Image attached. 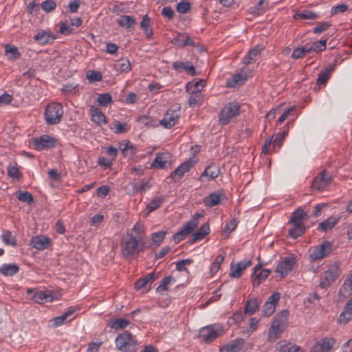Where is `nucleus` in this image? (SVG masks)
<instances>
[{"instance_id":"nucleus-1","label":"nucleus","mask_w":352,"mask_h":352,"mask_svg":"<svg viewBox=\"0 0 352 352\" xmlns=\"http://www.w3.org/2000/svg\"><path fill=\"white\" fill-rule=\"evenodd\" d=\"M289 312L283 310L278 313L272 322L268 333V340L274 341L286 329L288 326V318Z\"/></svg>"},{"instance_id":"nucleus-2","label":"nucleus","mask_w":352,"mask_h":352,"mask_svg":"<svg viewBox=\"0 0 352 352\" xmlns=\"http://www.w3.org/2000/svg\"><path fill=\"white\" fill-rule=\"evenodd\" d=\"M117 349L123 352H136L137 340L129 331L119 333L116 338Z\"/></svg>"},{"instance_id":"nucleus-3","label":"nucleus","mask_w":352,"mask_h":352,"mask_svg":"<svg viewBox=\"0 0 352 352\" xmlns=\"http://www.w3.org/2000/svg\"><path fill=\"white\" fill-rule=\"evenodd\" d=\"M63 116V109L60 103L51 102L46 106L44 119L48 125H54L60 123Z\"/></svg>"},{"instance_id":"nucleus-4","label":"nucleus","mask_w":352,"mask_h":352,"mask_svg":"<svg viewBox=\"0 0 352 352\" xmlns=\"http://www.w3.org/2000/svg\"><path fill=\"white\" fill-rule=\"evenodd\" d=\"M122 254L126 258H135L142 250V245L131 234L121 243Z\"/></svg>"},{"instance_id":"nucleus-5","label":"nucleus","mask_w":352,"mask_h":352,"mask_svg":"<svg viewBox=\"0 0 352 352\" xmlns=\"http://www.w3.org/2000/svg\"><path fill=\"white\" fill-rule=\"evenodd\" d=\"M240 105L238 102H230L221 111L219 122L222 124H228L231 120L239 115Z\"/></svg>"},{"instance_id":"nucleus-6","label":"nucleus","mask_w":352,"mask_h":352,"mask_svg":"<svg viewBox=\"0 0 352 352\" xmlns=\"http://www.w3.org/2000/svg\"><path fill=\"white\" fill-rule=\"evenodd\" d=\"M339 274V265L338 263H334L328 270L321 274L320 283L321 288L328 287L338 278Z\"/></svg>"},{"instance_id":"nucleus-7","label":"nucleus","mask_w":352,"mask_h":352,"mask_svg":"<svg viewBox=\"0 0 352 352\" xmlns=\"http://www.w3.org/2000/svg\"><path fill=\"white\" fill-rule=\"evenodd\" d=\"M223 331L219 324L208 325L201 329L199 337L206 342H210L220 336Z\"/></svg>"},{"instance_id":"nucleus-8","label":"nucleus","mask_w":352,"mask_h":352,"mask_svg":"<svg viewBox=\"0 0 352 352\" xmlns=\"http://www.w3.org/2000/svg\"><path fill=\"white\" fill-rule=\"evenodd\" d=\"M332 251V243L325 241L320 245L314 247L312 252L310 254V258L313 261L322 259L331 254Z\"/></svg>"},{"instance_id":"nucleus-9","label":"nucleus","mask_w":352,"mask_h":352,"mask_svg":"<svg viewBox=\"0 0 352 352\" xmlns=\"http://www.w3.org/2000/svg\"><path fill=\"white\" fill-rule=\"evenodd\" d=\"M296 263V260L293 256L284 258L278 263L275 272L280 274L281 278H284L293 270Z\"/></svg>"},{"instance_id":"nucleus-10","label":"nucleus","mask_w":352,"mask_h":352,"mask_svg":"<svg viewBox=\"0 0 352 352\" xmlns=\"http://www.w3.org/2000/svg\"><path fill=\"white\" fill-rule=\"evenodd\" d=\"M27 294L31 295L30 299L37 303L52 302L54 299L51 294L36 289H28Z\"/></svg>"},{"instance_id":"nucleus-11","label":"nucleus","mask_w":352,"mask_h":352,"mask_svg":"<svg viewBox=\"0 0 352 352\" xmlns=\"http://www.w3.org/2000/svg\"><path fill=\"white\" fill-rule=\"evenodd\" d=\"M331 180V175L327 174L326 171L324 170L320 173L315 178L312 184V188L318 191H322L330 184Z\"/></svg>"},{"instance_id":"nucleus-12","label":"nucleus","mask_w":352,"mask_h":352,"mask_svg":"<svg viewBox=\"0 0 352 352\" xmlns=\"http://www.w3.org/2000/svg\"><path fill=\"white\" fill-rule=\"evenodd\" d=\"M195 164V161L191 159L184 162L170 173V177L174 182H179L184 175L192 168Z\"/></svg>"},{"instance_id":"nucleus-13","label":"nucleus","mask_w":352,"mask_h":352,"mask_svg":"<svg viewBox=\"0 0 352 352\" xmlns=\"http://www.w3.org/2000/svg\"><path fill=\"white\" fill-rule=\"evenodd\" d=\"M261 267L262 265L259 263L254 268L252 276L254 287H258L261 282L265 280L271 272L270 270H262Z\"/></svg>"},{"instance_id":"nucleus-14","label":"nucleus","mask_w":352,"mask_h":352,"mask_svg":"<svg viewBox=\"0 0 352 352\" xmlns=\"http://www.w3.org/2000/svg\"><path fill=\"white\" fill-rule=\"evenodd\" d=\"M179 117V110L168 109L160 120V124L166 129H170L176 124Z\"/></svg>"},{"instance_id":"nucleus-15","label":"nucleus","mask_w":352,"mask_h":352,"mask_svg":"<svg viewBox=\"0 0 352 352\" xmlns=\"http://www.w3.org/2000/svg\"><path fill=\"white\" fill-rule=\"evenodd\" d=\"M171 43L179 47L187 45L196 46L193 39L186 32H177L172 38Z\"/></svg>"},{"instance_id":"nucleus-16","label":"nucleus","mask_w":352,"mask_h":352,"mask_svg":"<svg viewBox=\"0 0 352 352\" xmlns=\"http://www.w3.org/2000/svg\"><path fill=\"white\" fill-rule=\"evenodd\" d=\"M56 144L54 138L47 135H41L39 138L33 140V145L36 150L41 151L47 148H52Z\"/></svg>"},{"instance_id":"nucleus-17","label":"nucleus","mask_w":352,"mask_h":352,"mask_svg":"<svg viewBox=\"0 0 352 352\" xmlns=\"http://www.w3.org/2000/svg\"><path fill=\"white\" fill-rule=\"evenodd\" d=\"M335 343L332 338H324L317 342L311 349V352H329Z\"/></svg>"},{"instance_id":"nucleus-18","label":"nucleus","mask_w":352,"mask_h":352,"mask_svg":"<svg viewBox=\"0 0 352 352\" xmlns=\"http://www.w3.org/2000/svg\"><path fill=\"white\" fill-rule=\"evenodd\" d=\"M252 72L247 67L242 68L239 74L234 75L231 80L228 81L229 87H235L243 84L251 75Z\"/></svg>"},{"instance_id":"nucleus-19","label":"nucleus","mask_w":352,"mask_h":352,"mask_svg":"<svg viewBox=\"0 0 352 352\" xmlns=\"http://www.w3.org/2000/svg\"><path fill=\"white\" fill-rule=\"evenodd\" d=\"M170 155L168 153L157 154L155 160L151 163L152 168H166L170 165Z\"/></svg>"},{"instance_id":"nucleus-20","label":"nucleus","mask_w":352,"mask_h":352,"mask_svg":"<svg viewBox=\"0 0 352 352\" xmlns=\"http://www.w3.org/2000/svg\"><path fill=\"white\" fill-rule=\"evenodd\" d=\"M251 264V261L246 259L239 262L236 265L232 263L230 266V272L229 274L230 276L232 278L241 277L243 270H245L248 267L250 266Z\"/></svg>"},{"instance_id":"nucleus-21","label":"nucleus","mask_w":352,"mask_h":352,"mask_svg":"<svg viewBox=\"0 0 352 352\" xmlns=\"http://www.w3.org/2000/svg\"><path fill=\"white\" fill-rule=\"evenodd\" d=\"M78 309V307H70L65 313L61 316L54 318L52 320L54 322V326L56 327L62 325L66 322L72 320L74 318V317H72V315L75 313L76 311Z\"/></svg>"},{"instance_id":"nucleus-22","label":"nucleus","mask_w":352,"mask_h":352,"mask_svg":"<svg viewBox=\"0 0 352 352\" xmlns=\"http://www.w3.org/2000/svg\"><path fill=\"white\" fill-rule=\"evenodd\" d=\"M173 68L177 71L182 72V70H185L191 76H195L196 74L195 69L191 62H182V61H176L173 63Z\"/></svg>"},{"instance_id":"nucleus-23","label":"nucleus","mask_w":352,"mask_h":352,"mask_svg":"<svg viewBox=\"0 0 352 352\" xmlns=\"http://www.w3.org/2000/svg\"><path fill=\"white\" fill-rule=\"evenodd\" d=\"M307 212H305L302 208H298L292 212L289 223L304 224V221H307Z\"/></svg>"},{"instance_id":"nucleus-24","label":"nucleus","mask_w":352,"mask_h":352,"mask_svg":"<svg viewBox=\"0 0 352 352\" xmlns=\"http://www.w3.org/2000/svg\"><path fill=\"white\" fill-rule=\"evenodd\" d=\"M245 340L243 338H238L233 340L229 344L220 348L219 352H238L243 346Z\"/></svg>"},{"instance_id":"nucleus-25","label":"nucleus","mask_w":352,"mask_h":352,"mask_svg":"<svg viewBox=\"0 0 352 352\" xmlns=\"http://www.w3.org/2000/svg\"><path fill=\"white\" fill-rule=\"evenodd\" d=\"M340 221L339 217H330L322 222L320 223L318 228L321 231L326 232L332 229Z\"/></svg>"},{"instance_id":"nucleus-26","label":"nucleus","mask_w":352,"mask_h":352,"mask_svg":"<svg viewBox=\"0 0 352 352\" xmlns=\"http://www.w3.org/2000/svg\"><path fill=\"white\" fill-rule=\"evenodd\" d=\"M50 240L45 236H39L33 238L31 241L32 246L37 250H44L47 248Z\"/></svg>"},{"instance_id":"nucleus-27","label":"nucleus","mask_w":352,"mask_h":352,"mask_svg":"<svg viewBox=\"0 0 352 352\" xmlns=\"http://www.w3.org/2000/svg\"><path fill=\"white\" fill-rule=\"evenodd\" d=\"M210 232V228L208 223L202 225L201 228L192 234L190 239V243H194L197 241L203 239Z\"/></svg>"},{"instance_id":"nucleus-28","label":"nucleus","mask_w":352,"mask_h":352,"mask_svg":"<svg viewBox=\"0 0 352 352\" xmlns=\"http://www.w3.org/2000/svg\"><path fill=\"white\" fill-rule=\"evenodd\" d=\"M206 82L204 80L189 82L186 84V89L189 93H200L201 90L204 87Z\"/></svg>"},{"instance_id":"nucleus-29","label":"nucleus","mask_w":352,"mask_h":352,"mask_svg":"<svg viewBox=\"0 0 352 352\" xmlns=\"http://www.w3.org/2000/svg\"><path fill=\"white\" fill-rule=\"evenodd\" d=\"M19 270V266L15 263L3 264L0 267V273L3 276H13Z\"/></svg>"},{"instance_id":"nucleus-30","label":"nucleus","mask_w":352,"mask_h":352,"mask_svg":"<svg viewBox=\"0 0 352 352\" xmlns=\"http://www.w3.org/2000/svg\"><path fill=\"white\" fill-rule=\"evenodd\" d=\"M115 69L121 73H128L131 69L130 61L126 58H121L118 60L115 65Z\"/></svg>"},{"instance_id":"nucleus-31","label":"nucleus","mask_w":352,"mask_h":352,"mask_svg":"<svg viewBox=\"0 0 352 352\" xmlns=\"http://www.w3.org/2000/svg\"><path fill=\"white\" fill-rule=\"evenodd\" d=\"M54 38L52 34L43 30L38 32L34 36V39L43 45L52 43Z\"/></svg>"},{"instance_id":"nucleus-32","label":"nucleus","mask_w":352,"mask_h":352,"mask_svg":"<svg viewBox=\"0 0 352 352\" xmlns=\"http://www.w3.org/2000/svg\"><path fill=\"white\" fill-rule=\"evenodd\" d=\"M292 227L289 230V235L293 238L296 239L305 232L306 227L305 224L291 223Z\"/></svg>"},{"instance_id":"nucleus-33","label":"nucleus","mask_w":352,"mask_h":352,"mask_svg":"<svg viewBox=\"0 0 352 352\" xmlns=\"http://www.w3.org/2000/svg\"><path fill=\"white\" fill-rule=\"evenodd\" d=\"M91 120L98 124H105L107 122L104 114L98 108L91 109Z\"/></svg>"},{"instance_id":"nucleus-34","label":"nucleus","mask_w":352,"mask_h":352,"mask_svg":"<svg viewBox=\"0 0 352 352\" xmlns=\"http://www.w3.org/2000/svg\"><path fill=\"white\" fill-rule=\"evenodd\" d=\"M154 277L155 273L152 272L144 278L138 279L135 283V287L138 289H140L148 285H151L154 280Z\"/></svg>"},{"instance_id":"nucleus-35","label":"nucleus","mask_w":352,"mask_h":352,"mask_svg":"<svg viewBox=\"0 0 352 352\" xmlns=\"http://www.w3.org/2000/svg\"><path fill=\"white\" fill-rule=\"evenodd\" d=\"M117 23L121 27L130 29L135 24V19L134 17L129 15H122L118 19Z\"/></svg>"},{"instance_id":"nucleus-36","label":"nucleus","mask_w":352,"mask_h":352,"mask_svg":"<svg viewBox=\"0 0 352 352\" xmlns=\"http://www.w3.org/2000/svg\"><path fill=\"white\" fill-rule=\"evenodd\" d=\"M220 174V169L219 166L216 165H210L205 169L204 172L201 176V178L203 177H208L210 179H214L217 178Z\"/></svg>"},{"instance_id":"nucleus-37","label":"nucleus","mask_w":352,"mask_h":352,"mask_svg":"<svg viewBox=\"0 0 352 352\" xmlns=\"http://www.w3.org/2000/svg\"><path fill=\"white\" fill-rule=\"evenodd\" d=\"M221 193L212 192L204 198V203L206 206L212 207L217 205L220 201Z\"/></svg>"},{"instance_id":"nucleus-38","label":"nucleus","mask_w":352,"mask_h":352,"mask_svg":"<svg viewBox=\"0 0 352 352\" xmlns=\"http://www.w3.org/2000/svg\"><path fill=\"white\" fill-rule=\"evenodd\" d=\"M140 26L143 30L144 34L148 37L151 38L153 36V28L151 26L150 18L148 15H144L142 18V20L140 23Z\"/></svg>"},{"instance_id":"nucleus-39","label":"nucleus","mask_w":352,"mask_h":352,"mask_svg":"<svg viewBox=\"0 0 352 352\" xmlns=\"http://www.w3.org/2000/svg\"><path fill=\"white\" fill-rule=\"evenodd\" d=\"M340 294L346 296L351 294L352 292V275H349L344 280V284L340 289Z\"/></svg>"},{"instance_id":"nucleus-40","label":"nucleus","mask_w":352,"mask_h":352,"mask_svg":"<svg viewBox=\"0 0 352 352\" xmlns=\"http://www.w3.org/2000/svg\"><path fill=\"white\" fill-rule=\"evenodd\" d=\"M327 39L316 41L311 44H306L308 47L309 53L311 52H322L326 49Z\"/></svg>"},{"instance_id":"nucleus-41","label":"nucleus","mask_w":352,"mask_h":352,"mask_svg":"<svg viewBox=\"0 0 352 352\" xmlns=\"http://www.w3.org/2000/svg\"><path fill=\"white\" fill-rule=\"evenodd\" d=\"M332 68H326L324 70L322 71L318 74V78L316 80V83L318 85H325L328 80L329 79L331 76V73L332 72Z\"/></svg>"},{"instance_id":"nucleus-42","label":"nucleus","mask_w":352,"mask_h":352,"mask_svg":"<svg viewBox=\"0 0 352 352\" xmlns=\"http://www.w3.org/2000/svg\"><path fill=\"white\" fill-rule=\"evenodd\" d=\"M258 310V305L255 299L248 300L246 302L244 312L245 314L252 315L256 313Z\"/></svg>"},{"instance_id":"nucleus-43","label":"nucleus","mask_w":352,"mask_h":352,"mask_svg":"<svg viewBox=\"0 0 352 352\" xmlns=\"http://www.w3.org/2000/svg\"><path fill=\"white\" fill-rule=\"evenodd\" d=\"M17 199L27 204H31L33 202L34 199L31 193L28 191H21L19 190L16 192Z\"/></svg>"},{"instance_id":"nucleus-44","label":"nucleus","mask_w":352,"mask_h":352,"mask_svg":"<svg viewBox=\"0 0 352 352\" xmlns=\"http://www.w3.org/2000/svg\"><path fill=\"white\" fill-rule=\"evenodd\" d=\"M225 256L222 254H219L216 256L214 261L210 266V273L212 275L214 274L221 268V265L223 262Z\"/></svg>"},{"instance_id":"nucleus-45","label":"nucleus","mask_w":352,"mask_h":352,"mask_svg":"<svg viewBox=\"0 0 352 352\" xmlns=\"http://www.w3.org/2000/svg\"><path fill=\"white\" fill-rule=\"evenodd\" d=\"M164 201V199L163 197H155L152 199L146 206L148 212L149 213L160 208Z\"/></svg>"},{"instance_id":"nucleus-46","label":"nucleus","mask_w":352,"mask_h":352,"mask_svg":"<svg viewBox=\"0 0 352 352\" xmlns=\"http://www.w3.org/2000/svg\"><path fill=\"white\" fill-rule=\"evenodd\" d=\"M175 282V280L173 276H169L165 277L164 279L162 280L160 284L157 287L156 290L158 292L167 291L168 285L171 283H173Z\"/></svg>"},{"instance_id":"nucleus-47","label":"nucleus","mask_w":352,"mask_h":352,"mask_svg":"<svg viewBox=\"0 0 352 352\" xmlns=\"http://www.w3.org/2000/svg\"><path fill=\"white\" fill-rule=\"evenodd\" d=\"M280 352H305L303 349L292 343L285 344L280 346Z\"/></svg>"},{"instance_id":"nucleus-48","label":"nucleus","mask_w":352,"mask_h":352,"mask_svg":"<svg viewBox=\"0 0 352 352\" xmlns=\"http://www.w3.org/2000/svg\"><path fill=\"white\" fill-rule=\"evenodd\" d=\"M307 54H309V50L307 45H305L295 49L292 54V57L294 59H298L302 58Z\"/></svg>"},{"instance_id":"nucleus-49","label":"nucleus","mask_w":352,"mask_h":352,"mask_svg":"<svg viewBox=\"0 0 352 352\" xmlns=\"http://www.w3.org/2000/svg\"><path fill=\"white\" fill-rule=\"evenodd\" d=\"M80 87L78 84L68 83L64 85L62 88V91L65 94H74L79 91Z\"/></svg>"},{"instance_id":"nucleus-50","label":"nucleus","mask_w":352,"mask_h":352,"mask_svg":"<svg viewBox=\"0 0 352 352\" xmlns=\"http://www.w3.org/2000/svg\"><path fill=\"white\" fill-rule=\"evenodd\" d=\"M238 221L236 219H232L230 222L226 224L222 234L228 237L230 232L236 229Z\"/></svg>"},{"instance_id":"nucleus-51","label":"nucleus","mask_w":352,"mask_h":352,"mask_svg":"<svg viewBox=\"0 0 352 352\" xmlns=\"http://www.w3.org/2000/svg\"><path fill=\"white\" fill-rule=\"evenodd\" d=\"M86 78L91 82L100 81L102 76L100 72L90 70L87 73Z\"/></svg>"},{"instance_id":"nucleus-52","label":"nucleus","mask_w":352,"mask_h":352,"mask_svg":"<svg viewBox=\"0 0 352 352\" xmlns=\"http://www.w3.org/2000/svg\"><path fill=\"white\" fill-rule=\"evenodd\" d=\"M96 101L100 105L107 106L112 102V97L108 93L99 94Z\"/></svg>"},{"instance_id":"nucleus-53","label":"nucleus","mask_w":352,"mask_h":352,"mask_svg":"<svg viewBox=\"0 0 352 352\" xmlns=\"http://www.w3.org/2000/svg\"><path fill=\"white\" fill-rule=\"evenodd\" d=\"M129 321L122 318L115 319L112 321L111 327L115 329L126 328L129 324Z\"/></svg>"},{"instance_id":"nucleus-54","label":"nucleus","mask_w":352,"mask_h":352,"mask_svg":"<svg viewBox=\"0 0 352 352\" xmlns=\"http://www.w3.org/2000/svg\"><path fill=\"white\" fill-rule=\"evenodd\" d=\"M166 232L164 231H160L153 233L151 234V240L155 246H159L165 238Z\"/></svg>"},{"instance_id":"nucleus-55","label":"nucleus","mask_w":352,"mask_h":352,"mask_svg":"<svg viewBox=\"0 0 352 352\" xmlns=\"http://www.w3.org/2000/svg\"><path fill=\"white\" fill-rule=\"evenodd\" d=\"M190 96L188 98V104L190 107H195L199 104L202 100L201 93H190Z\"/></svg>"},{"instance_id":"nucleus-56","label":"nucleus","mask_w":352,"mask_h":352,"mask_svg":"<svg viewBox=\"0 0 352 352\" xmlns=\"http://www.w3.org/2000/svg\"><path fill=\"white\" fill-rule=\"evenodd\" d=\"M198 226L195 219L188 221L182 230L187 236L189 235Z\"/></svg>"},{"instance_id":"nucleus-57","label":"nucleus","mask_w":352,"mask_h":352,"mask_svg":"<svg viewBox=\"0 0 352 352\" xmlns=\"http://www.w3.org/2000/svg\"><path fill=\"white\" fill-rule=\"evenodd\" d=\"M276 306L270 302H265L262 309V315L263 316H270L272 315L275 311Z\"/></svg>"},{"instance_id":"nucleus-58","label":"nucleus","mask_w":352,"mask_h":352,"mask_svg":"<svg viewBox=\"0 0 352 352\" xmlns=\"http://www.w3.org/2000/svg\"><path fill=\"white\" fill-rule=\"evenodd\" d=\"M1 239L3 242L6 245H10L12 246L16 245V240L12 236V233L10 231H4L1 236Z\"/></svg>"},{"instance_id":"nucleus-59","label":"nucleus","mask_w":352,"mask_h":352,"mask_svg":"<svg viewBox=\"0 0 352 352\" xmlns=\"http://www.w3.org/2000/svg\"><path fill=\"white\" fill-rule=\"evenodd\" d=\"M41 8L46 12H50L55 10L56 3L54 0H46L41 4Z\"/></svg>"},{"instance_id":"nucleus-60","label":"nucleus","mask_w":352,"mask_h":352,"mask_svg":"<svg viewBox=\"0 0 352 352\" xmlns=\"http://www.w3.org/2000/svg\"><path fill=\"white\" fill-rule=\"evenodd\" d=\"M133 189L137 192L144 191L146 189L151 188V185L148 182L142 180L138 182H135L132 184Z\"/></svg>"},{"instance_id":"nucleus-61","label":"nucleus","mask_w":352,"mask_h":352,"mask_svg":"<svg viewBox=\"0 0 352 352\" xmlns=\"http://www.w3.org/2000/svg\"><path fill=\"white\" fill-rule=\"evenodd\" d=\"M6 54L9 56L11 55V58H18L20 56V53L18 51V49L15 46H10L9 45H7L6 47Z\"/></svg>"},{"instance_id":"nucleus-62","label":"nucleus","mask_w":352,"mask_h":352,"mask_svg":"<svg viewBox=\"0 0 352 352\" xmlns=\"http://www.w3.org/2000/svg\"><path fill=\"white\" fill-rule=\"evenodd\" d=\"M294 18L301 19H315L316 18V14L308 10L296 14L294 15Z\"/></svg>"},{"instance_id":"nucleus-63","label":"nucleus","mask_w":352,"mask_h":352,"mask_svg":"<svg viewBox=\"0 0 352 352\" xmlns=\"http://www.w3.org/2000/svg\"><path fill=\"white\" fill-rule=\"evenodd\" d=\"M287 131H284L276 135V138L274 140V148H275V146H278V148L282 146L285 137L287 135Z\"/></svg>"},{"instance_id":"nucleus-64","label":"nucleus","mask_w":352,"mask_h":352,"mask_svg":"<svg viewBox=\"0 0 352 352\" xmlns=\"http://www.w3.org/2000/svg\"><path fill=\"white\" fill-rule=\"evenodd\" d=\"M72 25H69L67 21L60 23L59 32L62 34L68 35L72 32Z\"/></svg>"}]
</instances>
